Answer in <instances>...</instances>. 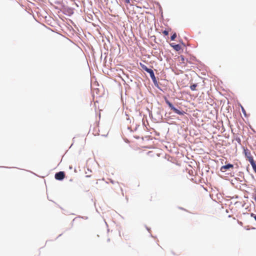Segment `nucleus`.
I'll return each mask as SVG.
<instances>
[{
    "label": "nucleus",
    "instance_id": "nucleus-12",
    "mask_svg": "<svg viewBox=\"0 0 256 256\" xmlns=\"http://www.w3.org/2000/svg\"><path fill=\"white\" fill-rule=\"evenodd\" d=\"M198 86V84H196V83H192L190 84V90L192 91H194V90H196V88Z\"/></svg>",
    "mask_w": 256,
    "mask_h": 256
},
{
    "label": "nucleus",
    "instance_id": "nucleus-6",
    "mask_svg": "<svg viewBox=\"0 0 256 256\" xmlns=\"http://www.w3.org/2000/svg\"><path fill=\"white\" fill-rule=\"evenodd\" d=\"M65 172L64 171H60L54 174V178L56 180L62 181L65 178Z\"/></svg>",
    "mask_w": 256,
    "mask_h": 256
},
{
    "label": "nucleus",
    "instance_id": "nucleus-46",
    "mask_svg": "<svg viewBox=\"0 0 256 256\" xmlns=\"http://www.w3.org/2000/svg\"><path fill=\"white\" fill-rule=\"evenodd\" d=\"M141 114H142V112H140V116H141Z\"/></svg>",
    "mask_w": 256,
    "mask_h": 256
},
{
    "label": "nucleus",
    "instance_id": "nucleus-22",
    "mask_svg": "<svg viewBox=\"0 0 256 256\" xmlns=\"http://www.w3.org/2000/svg\"><path fill=\"white\" fill-rule=\"evenodd\" d=\"M106 57H107L106 56L104 58V64H106Z\"/></svg>",
    "mask_w": 256,
    "mask_h": 256
},
{
    "label": "nucleus",
    "instance_id": "nucleus-18",
    "mask_svg": "<svg viewBox=\"0 0 256 256\" xmlns=\"http://www.w3.org/2000/svg\"><path fill=\"white\" fill-rule=\"evenodd\" d=\"M250 216L253 218L254 219V220L256 221V214H255L254 213H251L250 214Z\"/></svg>",
    "mask_w": 256,
    "mask_h": 256
},
{
    "label": "nucleus",
    "instance_id": "nucleus-17",
    "mask_svg": "<svg viewBox=\"0 0 256 256\" xmlns=\"http://www.w3.org/2000/svg\"><path fill=\"white\" fill-rule=\"evenodd\" d=\"M180 58L181 61L182 62V63L184 64V61L185 60H186V59L185 58L184 56L182 55H181L180 56Z\"/></svg>",
    "mask_w": 256,
    "mask_h": 256
},
{
    "label": "nucleus",
    "instance_id": "nucleus-28",
    "mask_svg": "<svg viewBox=\"0 0 256 256\" xmlns=\"http://www.w3.org/2000/svg\"><path fill=\"white\" fill-rule=\"evenodd\" d=\"M250 128H251V130H252L254 132H256V131L254 130V128H252V126H250Z\"/></svg>",
    "mask_w": 256,
    "mask_h": 256
},
{
    "label": "nucleus",
    "instance_id": "nucleus-1",
    "mask_svg": "<svg viewBox=\"0 0 256 256\" xmlns=\"http://www.w3.org/2000/svg\"><path fill=\"white\" fill-rule=\"evenodd\" d=\"M164 102L168 106L170 110H172L174 113L180 116H184L186 114V112L183 110H180L175 107L174 106L166 97L164 98Z\"/></svg>",
    "mask_w": 256,
    "mask_h": 256
},
{
    "label": "nucleus",
    "instance_id": "nucleus-36",
    "mask_svg": "<svg viewBox=\"0 0 256 256\" xmlns=\"http://www.w3.org/2000/svg\"><path fill=\"white\" fill-rule=\"evenodd\" d=\"M82 218H85V219H87L88 218V217H82Z\"/></svg>",
    "mask_w": 256,
    "mask_h": 256
},
{
    "label": "nucleus",
    "instance_id": "nucleus-35",
    "mask_svg": "<svg viewBox=\"0 0 256 256\" xmlns=\"http://www.w3.org/2000/svg\"><path fill=\"white\" fill-rule=\"evenodd\" d=\"M62 234H60L58 235V236L56 238H59L60 236H62Z\"/></svg>",
    "mask_w": 256,
    "mask_h": 256
},
{
    "label": "nucleus",
    "instance_id": "nucleus-25",
    "mask_svg": "<svg viewBox=\"0 0 256 256\" xmlns=\"http://www.w3.org/2000/svg\"><path fill=\"white\" fill-rule=\"evenodd\" d=\"M156 4L160 8V4L158 2H156Z\"/></svg>",
    "mask_w": 256,
    "mask_h": 256
},
{
    "label": "nucleus",
    "instance_id": "nucleus-32",
    "mask_svg": "<svg viewBox=\"0 0 256 256\" xmlns=\"http://www.w3.org/2000/svg\"><path fill=\"white\" fill-rule=\"evenodd\" d=\"M254 199L256 202V194L254 195Z\"/></svg>",
    "mask_w": 256,
    "mask_h": 256
},
{
    "label": "nucleus",
    "instance_id": "nucleus-50",
    "mask_svg": "<svg viewBox=\"0 0 256 256\" xmlns=\"http://www.w3.org/2000/svg\"><path fill=\"white\" fill-rule=\"evenodd\" d=\"M108 54L107 52H105L104 54Z\"/></svg>",
    "mask_w": 256,
    "mask_h": 256
},
{
    "label": "nucleus",
    "instance_id": "nucleus-23",
    "mask_svg": "<svg viewBox=\"0 0 256 256\" xmlns=\"http://www.w3.org/2000/svg\"><path fill=\"white\" fill-rule=\"evenodd\" d=\"M134 138H135L136 139H137V140L140 138V136H134Z\"/></svg>",
    "mask_w": 256,
    "mask_h": 256
},
{
    "label": "nucleus",
    "instance_id": "nucleus-4",
    "mask_svg": "<svg viewBox=\"0 0 256 256\" xmlns=\"http://www.w3.org/2000/svg\"><path fill=\"white\" fill-rule=\"evenodd\" d=\"M148 73L149 74L150 76L151 79L152 80V81L154 86L156 87L157 88H158V89H160V87L159 86V85H158V82L157 81V80L155 76L154 72V70L152 69H151L150 71H148Z\"/></svg>",
    "mask_w": 256,
    "mask_h": 256
},
{
    "label": "nucleus",
    "instance_id": "nucleus-20",
    "mask_svg": "<svg viewBox=\"0 0 256 256\" xmlns=\"http://www.w3.org/2000/svg\"><path fill=\"white\" fill-rule=\"evenodd\" d=\"M236 140L238 143L240 144L241 140L240 138H236Z\"/></svg>",
    "mask_w": 256,
    "mask_h": 256
},
{
    "label": "nucleus",
    "instance_id": "nucleus-2",
    "mask_svg": "<svg viewBox=\"0 0 256 256\" xmlns=\"http://www.w3.org/2000/svg\"><path fill=\"white\" fill-rule=\"evenodd\" d=\"M55 4L62 5V13L64 14L70 16L74 14L73 9L72 8L65 6L62 2L57 1L55 2Z\"/></svg>",
    "mask_w": 256,
    "mask_h": 256
},
{
    "label": "nucleus",
    "instance_id": "nucleus-5",
    "mask_svg": "<svg viewBox=\"0 0 256 256\" xmlns=\"http://www.w3.org/2000/svg\"><path fill=\"white\" fill-rule=\"evenodd\" d=\"M234 165L230 163H227L225 165L221 166L220 170L222 172H224L226 170H230L231 169H233Z\"/></svg>",
    "mask_w": 256,
    "mask_h": 256
},
{
    "label": "nucleus",
    "instance_id": "nucleus-44",
    "mask_svg": "<svg viewBox=\"0 0 256 256\" xmlns=\"http://www.w3.org/2000/svg\"><path fill=\"white\" fill-rule=\"evenodd\" d=\"M88 171H90V172H92L90 170H89V168H88Z\"/></svg>",
    "mask_w": 256,
    "mask_h": 256
},
{
    "label": "nucleus",
    "instance_id": "nucleus-37",
    "mask_svg": "<svg viewBox=\"0 0 256 256\" xmlns=\"http://www.w3.org/2000/svg\"><path fill=\"white\" fill-rule=\"evenodd\" d=\"M2 166H0V168H2ZM4 168H5L4 166H3ZM6 168H11L10 167H6Z\"/></svg>",
    "mask_w": 256,
    "mask_h": 256
},
{
    "label": "nucleus",
    "instance_id": "nucleus-14",
    "mask_svg": "<svg viewBox=\"0 0 256 256\" xmlns=\"http://www.w3.org/2000/svg\"><path fill=\"white\" fill-rule=\"evenodd\" d=\"M171 30H172V28H170L168 30H163L162 33L164 36H168L169 34V31H171Z\"/></svg>",
    "mask_w": 256,
    "mask_h": 256
},
{
    "label": "nucleus",
    "instance_id": "nucleus-42",
    "mask_svg": "<svg viewBox=\"0 0 256 256\" xmlns=\"http://www.w3.org/2000/svg\"><path fill=\"white\" fill-rule=\"evenodd\" d=\"M137 128H138V126H136V128H134V130H136Z\"/></svg>",
    "mask_w": 256,
    "mask_h": 256
},
{
    "label": "nucleus",
    "instance_id": "nucleus-3",
    "mask_svg": "<svg viewBox=\"0 0 256 256\" xmlns=\"http://www.w3.org/2000/svg\"><path fill=\"white\" fill-rule=\"evenodd\" d=\"M244 154L245 157L248 160L250 164L256 162L254 160V158L252 156L250 151L248 148H244Z\"/></svg>",
    "mask_w": 256,
    "mask_h": 256
},
{
    "label": "nucleus",
    "instance_id": "nucleus-7",
    "mask_svg": "<svg viewBox=\"0 0 256 256\" xmlns=\"http://www.w3.org/2000/svg\"><path fill=\"white\" fill-rule=\"evenodd\" d=\"M170 45L176 52H179L182 50V46L180 44H176L175 43H170Z\"/></svg>",
    "mask_w": 256,
    "mask_h": 256
},
{
    "label": "nucleus",
    "instance_id": "nucleus-11",
    "mask_svg": "<svg viewBox=\"0 0 256 256\" xmlns=\"http://www.w3.org/2000/svg\"><path fill=\"white\" fill-rule=\"evenodd\" d=\"M240 107L241 108V110H242V114H244V116L246 118L248 117L249 115H248L246 112V111L245 110V109L242 106V105L240 104H239Z\"/></svg>",
    "mask_w": 256,
    "mask_h": 256
},
{
    "label": "nucleus",
    "instance_id": "nucleus-40",
    "mask_svg": "<svg viewBox=\"0 0 256 256\" xmlns=\"http://www.w3.org/2000/svg\"><path fill=\"white\" fill-rule=\"evenodd\" d=\"M251 229H252V230H255L256 228H254V227H252V228H251Z\"/></svg>",
    "mask_w": 256,
    "mask_h": 256
},
{
    "label": "nucleus",
    "instance_id": "nucleus-19",
    "mask_svg": "<svg viewBox=\"0 0 256 256\" xmlns=\"http://www.w3.org/2000/svg\"><path fill=\"white\" fill-rule=\"evenodd\" d=\"M180 44H181L183 46H184L186 47V44L184 42H183V40H180Z\"/></svg>",
    "mask_w": 256,
    "mask_h": 256
},
{
    "label": "nucleus",
    "instance_id": "nucleus-26",
    "mask_svg": "<svg viewBox=\"0 0 256 256\" xmlns=\"http://www.w3.org/2000/svg\"><path fill=\"white\" fill-rule=\"evenodd\" d=\"M232 198H238V195H235L234 196H233Z\"/></svg>",
    "mask_w": 256,
    "mask_h": 256
},
{
    "label": "nucleus",
    "instance_id": "nucleus-24",
    "mask_svg": "<svg viewBox=\"0 0 256 256\" xmlns=\"http://www.w3.org/2000/svg\"><path fill=\"white\" fill-rule=\"evenodd\" d=\"M125 3L128 4L130 3V0H124Z\"/></svg>",
    "mask_w": 256,
    "mask_h": 256
},
{
    "label": "nucleus",
    "instance_id": "nucleus-27",
    "mask_svg": "<svg viewBox=\"0 0 256 256\" xmlns=\"http://www.w3.org/2000/svg\"><path fill=\"white\" fill-rule=\"evenodd\" d=\"M146 229L147 230H148V232H150V228H148V226H146Z\"/></svg>",
    "mask_w": 256,
    "mask_h": 256
},
{
    "label": "nucleus",
    "instance_id": "nucleus-9",
    "mask_svg": "<svg viewBox=\"0 0 256 256\" xmlns=\"http://www.w3.org/2000/svg\"><path fill=\"white\" fill-rule=\"evenodd\" d=\"M135 84L136 85V92L138 94H141V90L140 88V84L138 82H135Z\"/></svg>",
    "mask_w": 256,
    "mask_h": 256
},
{
    "label": "nucleus",
    "instance_id": "nucleus-47",
    "mask_svg": "<svg viewBox=\"0 0 256 256\" xmlns=\"http://www.w3.org/2000/svg\"><path fill=\"white\" fill-rule=\"evenodd\" d=\"M86 177H90V176H86Z\"/></svg>",
    "mask_w": 256,
    "mask_h": 256
},
{
    "label": "nucleus",
    "instance_id": "nucleus-41",
    "mask_svg": "<svg viewBox=\"0 0 256 256\" xmlns=\"http://www.w3.org/2000/svg\"><path fill=\"white\" fill-rule=\"evenodd\" d=\"M110 241V238H108V239L107 240V242H109Z\"/></svg>",
    "mask_w": 256,
    "mask_h": 256
},
{
    "label": "nucleus",
    "instance_id": "nucleus-48",
    "mask_svg": "<svg viewBox=\"0 0 256 256\" xmlns=\"http://www.w3.org/2000/svg\"><path fill=\"white\" fill-rule=\"evenodd\" d=\"M166 114H167V113H166V114H165V115H164V116H166Z\"/></svg>",
    "mask_w": 256,
    "mask_h": 256
},
{
    "label": "nucleus",
    "instance_id": "nucleus-29",
    "mask_svg": "<svg viewBox=\"0 0 256 256\" xmlns=\"http://www.w3.org/2000/svg\"><path fill=\"white\" fill-rule=\"evenodd\" d=\"M72 168H72V166H69V168H70V170H72Z\"/></svg>",
    "mask_w": 256,
    "mask_h": 256
},
{
    "label": "nucleus",
    "instance_id": "nucleus-49",
    "mask_svg": "<svg viewBox=\"0 0 256 256\" xmlns=\"http://www.w3.org/2000/svg\"><path fill=\"white\" fill-rule=\"evenodd\" d=\"M244 198H248V196H244Z\"/></svg>",
    "mask_w": 256,
    "mask_h": 256
},
{
    "label": "nucleus",
    "instance_id": "nucleus-38",
    "mask_svg": "<svg viewBox=\"0 0 256 256\" xmlns=\"http://www.w3.org/2000/svg\"><path fill=\"white\" fill-rule=\"evenodd\" d=\"M74 172H77L76 170V168H74Z\"/></svg>",
    "mask_w": 256,
    "mask_h": 256
},
{
    "label": "nucleus",
    "instance_id": "nucleus-31",
    "mask_svg": "<svg viewBox=\"0 0 256 256\" xmlns=\"http://www.w3.org/2000/svg\"><path fill=\"white\" fill-rule=\"evenodd\" d=\"M149 115H150V116H152V112L149 111Z\"/></svg>",
    "mask_w": 256,
    "mask_h": 256
},
{
    "label": "nucleus",
    "instance_id": "nucleus-30",
    "mask_svg": "<svg viewBox=\"0 0 256 256\" xmlns=\"http://www.w3.org/2000/svg\"><path fill=\"white\" fill-rule=\"evenodd\" d=\"M178 208L180 210H185V209H184L183 208H182V207H178Z\"/></svg>",
    "mask_w": 256,
    "mask_h": 256
},
{
    "label": "nucleus",
    "instance_id": "nucleus-21",
    "mask_svg": "<svg viewBox=\"0 0 256 256\" xmlns=\"http://www.w3.org/2000/svg\"><path fill=\"white\" fill-rule=\"evenodd\" d=\"M148 137H149L148 136H146L145 137H142V140H144V139H146V140H148Z\"/></svg>",
    "mask_w": 256,
    "mask_h": 256
},
{
    "label": "nucleus",
    "instance_id": "nucleus-15",
    "mask_svg": "<svg viewBox=\"0 0 256 256\" xmlns=\"http://www.w3.org/2000/svg\"><path fill=\"white\" fill-rule=\"evenodd\" d=\"M156 116H158V118H160V119L162 118V116L161 114V112L160 110H158L156 112Z\"/></svg>",
    "mask_w": 256,
    "mask_h": 256
},
{
    "label": "nucleus",
    "instance_id": "nucleus-10",
    "mask_svg": "<svg viewBox=\"0 0 256 256\" xmlns=\"http://www.w3.org/2000/svg\"><path fill=\"white\" fill-rule=\"evenodd\" d=\"M190 61H198V60H197V59H196V56H190L189 60L188 58L186 59V62H189L190 64H192Z\"/></svg>",
    "mask_w": 256,
    "mask_h": 256
},
{
    "label": "nucleus",
    "instance_id": "nucleus-45",
    "mask_svg": "<svg viewBox=\"0 0 256 256\" xmlns=\"http://www.w3.org/2000/svg\"><path fill=\"white\" fill-rule=\"evenodd\" d=\"M111 182L114 184V181L113 180H111Z\"/></svg>",
    "mask_w": 256,
    "mask_h": 256
},
{
    "label": "nucleus",
    "instance_id": "nucleus-13",
    "mask_svg": "<svg viewBox=\"0 0 256 256\" xmlns=\"http://www.w3.org/2000/svg\"><path fill=\"white\" fill-rule=\"evenodd\" d=\"M176 36V32H173L170 36V40L172 41L174 40Z\"/></svg>",
    "mask_w": 256,
    "mask_h": 256
},
{
    "label": "nucleus",
    "instance_id": "nucleus-16",
    "mask_svg": "<svg viewBox=\"0 0 256 256\" xmlns=\"http://www.w3.org/2000/svg\"><path fill=\"white\" fill-rule=\"evenodd\" d=\"M159 10H160V16H161V18H163V11H162V7L161 6H160V8H159Z\"/></svg>",
    "mask_w": 256,
    "mask_h": 256
},
{
    "label": "nucleus",
    "instance_id": "nucleus-8",
    "mask_svg": "<svg viewBox=\"0 0 256 256\" xmlns=\"http://www.w3.org/2000/svg\"><path fill=\"white\" fill-rule=\"evenodd\" d=\"M140 66L142 68V69L143 70H144V71H146L147 72L152 69V68H148L146 66L145 64H142V62L140 63Z\"/></svg>",
    "mask_w": 256,
    "mask_h": 256
},
{
    "label": "nucleus",
    "instance_id": "nucleus-43",
    "mask_svg": "<svg viewBox=\"0 0 256 256\" xmlns=\"http://www.w3.org/2000/svg\"><path fill=\"white\" fill-rule=\"evenodd\" d=\"M72 179L71 178L70 180V182H72Z\"/></svg>",
    "mask_w": 256,
    "mask_h": 256
},
{
    "label": "nucleus",
    "instance_id": "nucleus-33",
    "mask_svg": "<svg viewBox=\"0 0 256 256\" xmlns=\"http://www.w3.org/2000/svg\"><path fill=\"white\" fill-rule=\"evenodd\" d=\"M102 58H103V57H102V52H101L100 59L102 60Z\"/></svg>",
    "mask_w": 256,
    "mask_h": 256
},
{
    "label": "nucleus",
    "instance_id": "nucleus-34",
    "mask_svg": "<svg viewBox=\"0 0 256 256\" xmlns=\"http://www.w3.org/2000/svg\"><path fill=\"white\" fill-rule=\"evenodd\" d=\"M102 58H103V57H102V52H101L100 59L102 60Z\"/></svg>",
    "mask_w": 256,
    "mask_h": 256
},
{
    "label": "nucleus",
    "instance_id": "nucleus-39",
    "mask_svg": "<svg viewBox=\"0 0 256 256\" xmlns=\"http://www.w3.org/2000/svg\"><path fill=\"white\" fill-rule=\"evenodd\" d=\"M251 176H252V177L253 178H254V175H253L252 174H251Z\"/></svg>",
    "mask_w": 256,
    "mask_h": 256
}]
</instances>
